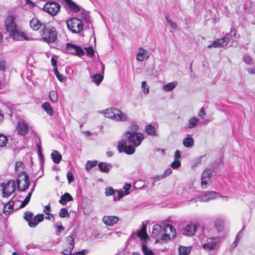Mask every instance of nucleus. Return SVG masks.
I'll return each instance as SVG.
<instances>
[{"instance_id":"f257e3e1","label":"nucleus","mask_w":255,"mask_h":255,"mask_svg":"<svg viewBox=\"0 0 255 255\" xmlns=\"http://www.w3.org/2000/svg\"><path fill=\"white\" fill-rule=\"evenodd\" d=\"M5 28L9 37L14 40L19 41L28 40V37L25 33L19 29L14 20L11 17L7 18L5 21Z\"/></svg>"},{"instance_id":"f03ea898","label":"nucleus","mask_w":255,"mask_h":255,"mask_svg":"<svg viewBox=\"0 0 255 255\" xmlns=\"http://www.w3.org/2000/svg\"><path fill=\"white\" fill-rule=\"evenodd\" d=\"M143 139L144 136L141 133L126 131L121 141H125L126 143L128 142L129 144L137 147L140 144Z\"/></svg>"},{"instance_id":"7ed1b4c3","label":"nucleus","mask_w":255,"mask_h":255,"mask_svg":"<svg viewBox=\"0 0 255 255\" xmlns=\"http://www.w3.org/2000/svg\"><path fill=\"white\" fill-rule=\"evenodd\" d=\"M41 35L44 41L48 43H54L57 39V32L54 27L43 26Z\"/></svg>"},{"instance_id":"20e7f679","label":"nucleus","mask_w":255,"mask_h":255,"mask_svg":"<svg viewBox=\"0 0 255 255\" xmlns=\"http://www.w3.org/2000/svg\"><path fill=\"white\" fill-rule=\"evenodd\" d=\"M105 116L107 118L115 119L117 121H126V115L117 108H110L104 111Z\"/></svg>"},{"instance_id":"39448f33","label":"nucleus","mask_w":255,"mask_h":255,"mask_svg":"<svg viewBox=\"0 0 255 255\" xmlns=\"http://www.w3.org/2000/svg\"><path fill=\"white\" fill-rule=\"evenodd\" d=\"M66 24L68 29L74 33H79L83 29L82 22L78 18L74 17L68 20Z\"/></svg>"},{"instance_id":"423d86ee","label":"nucleus","mask_w":255,"mask_h":255,"mask_svg":"<svg viewBox=\"0 0 255 255\" xmlns=\"http://www.w3.org/2000/svg\"><path fill=\"white\" fill-rule=\"evenodd\" d=\"M0 187L2 188V196L9 197L15 190V183L14 181L10 180L7 183L2 182Z\"/></svg>"},{"instance_id":"0eeeda50","label":"nucleus","mask_w":255,"mask_h":255,"mask_svg":"<svg viewBox=\"0 0 255 255\" xmlns=\"http://www.w3.org/2000/svg\"><path fill=\"white\" fill-rule=\"evenodd\" d=\"M22 177L23 178H22V180L24 182L22 186H21L20 185L21 181L20 179L18 178L16 180L17 189L19 191H24L27 189H28L29 186L30 182L29 181V176L26 172H25L23 171L20 172L18 174V178H21Z\"/></svg>"},{"instance_id":"6e6552de","label":"nucleus","mask_w":255,"mask_h":255,"mask_svg":"<svg viewBox=\"0 0 255 255\" xmlns=\"http://www.w3.org/2000/svg\"><path fill=\"white\" fill-rule=\"evenodd\" d=\"M43 9L51 15H55L60 9V5L56 2L48 1L43 6Z\"/></svg>"},{"instance_id":"1a4fd4ad","label":"nucleus","mask_w":255,"mask_h":255,"mask_svg":"<svg viewBox=\"0 0 255 255\" xmlns=\"http://www.w3.org/2000/svg\"><path fill=\"white\" fill-rule=\"evenodd\" d=\"M66 51L68 53L76 55L79 57L83 56L85 54L84 51L80 47L70 43L66 44Z\"/></svg>"},{"instance_id":"9d476101","label":"nucleus","mask_w":255,"mask_h":255,"mask_svg":"<svg viewBox=\"0 0 255 255\" xmlns=\"http://www.w3.org/2000/svg\"><path fill=\"white\" fill-rule=\"evenodd\" d=\"M132 144L127 145L125 141H119L118 143V149L119 152H125L128 154H132L135 151V148Z\"/></svg>"},{"instance_id":"9b49d317","label":"nucleus","mask_w":255,"mask_h":255,"mask_svg":"<svg viewBox=\"0 0 255 255\" xmlns=\"http://www.w3.org/2000/svg\"><path fill=\"white\" fill-rule=\"evenodd\" d=\"M220 195L216 191H207L204 194L198 197L195 202L199 201L200 202H208L211 200H214L220 197Z\"/></svg>"},{"instance_id":"f8f14e48","label":"nucleus","mask_w":255,"mask_h":255,"mask_svg":"<svg viewBox=\"0 0 255 255\" xmlns=\"http://www.w3.org/2000/svg\"><path fill=\"white\" fill-rule=\"evenodd\" d=\"M75 242L72 236H69L66 238L65 247L61 253L65 255H71L74 248Z\"/></svg>"},{"instance_id":"ddd939ff","label":"nucleus","mask_w":255,"mask_h":255,"mask_svg":"<svg viewBox=\"0 0 255 255\" xmlns=\"http://www.w3.org/2000/svg\"><path fill=\"white\" fill-rule=\"evenodd\" d=\"M140 238L142 241H146L148 239V235L146 233V225L142 224L141 229L136 233H133L130 236V238L135 239L136 238Z\"/></svg>"},{"instance_id":"4468645a","label":"nucleus","mask_w":255,"mask_h":255,"mask_svg":"<svg viewBox=\"0 0 255 255\" xmlns=\"http://www.w3.org/2000/svg\"><path fill=\"white\" fill-rule=\"evenodd\" d=\"M17 130L19 134L25 135L28 132V125L23 120L18 122Z\"/></svg>"},{"instance_id":"2eb2a0df","label":"nucleus","mask_w":255,"mask_h":255,"mask_svg":"<svg viewBox=\"0 0 255 255\" xmlns=\"http://www.w3.org/2000/svg\"><path fill=\"white\" fill-rule=\"evenodd\" d=\"M197 230V226L195 224L187 225L183 229V234L187 236H192L195 235Z\"/></svg>"},{"instance_id":"dca6fc26","label":"nucleus","mask_w":255,"mask_h":255,"mask_svg":"<svg viewBox=\"0 0 255 255\" xmlns=\"http://www.w3.org/2000/svg\"><path fill=\"white\" fill-rule=\"evenodd\" d=\"M102 220L106 225L112 226L118 222L119 218L116 216H105L103 218Z\"/></svg>"},{"instance_id":"f3484780","label":"nucleus","mask_w":255,"mask_h":255,"mask_svg":"<svg viewBox=\"0 0 255 255\" xmlns=\"http://www.w3.org/2000/svg\"><path fill=\"white\" fill-rule=\"evenodd\" d=\"M30 25L31 28L34 30H38L40 27H41V32L43 30V26H46V24L44 23H42L36 18H33L30 21Z\"/></svg>"},{"instance_id":"a211bd4d","label":"nucleus","mask_w":255,"mask_h":255,"mask_svg":"<svg viewBox=\"0 0 255 255\" xmlns=\"http://www.w3.org/2000/svg\"><path fill=\"white\" fill-rule=\"evenodd\" d=\"M44 218L43 214H38L33 217L32 221L28 223V226L31 228H35L37 226L39 223L43 221Z\"/></svg>"},{"instance_id":"6ab92c4d","label":"nucleus","mask_w":255,"mask_h":255,"mask_svg":"<svg viewBox=\"0 0 255 255\" xmlns=\"http://www.w3.org/2000/svg\"><path fill=\"white\" fill-rule=\"evenodd\" d=\"M98 167L101 172L108 173L113 167V165L111 163L100 162L98 164Z\"/></svg>"},{"instance_id":"aec40b11","label":"nucleus","mask_w":255,"mask_h":255,"mask_svg":"<svg viewBox=\"0 0 255 255\" xmlns=\"http://www.w3.org/2000/svg\"><path fill=\"white\" fill-rule=\"evenodd\" d=\"M148 51L142 47L139 48V50L136 55V59L139 61H142L144 60L145 58L147 59L149 57Z\"/></svg>"},{"instance_id":"412c9836","label":"nucleus","mask_w":255,"mask_h":255,"mask_svg":"<svg viewBox=\"0 0 255 255\" xmlns=\"http://www.w3.org/2000/svg\"><path fill=\"white\" fill-rule=\"evenodd\" d=\"M217 242L214 239H211L210 241L202 246L205 250H214L216 247Z\"/></svg>"},{"instance_id":"4be33fe9","label":"nucleus","mask_w":255,"mask_h":255,"mask_svg":"<svg viewBox=\"0 0 255 255\" xmlns=\"http://www.w3.org/2000/svg\"><path fill=\"white\" fill-rule=\"evenodd\" d=\"M14 202L9 201L7 204L4 206L3 212L5 215H9L10 213L12 212L13 210Z\"/></svg>"},{"instance_id":"5701e85b","label":"nucleus","mask_w":255,"mask_h":255,"mask_svg":"<svg viewBox=\"0 0 255 255\" xmlns=\"http://www.w3.org/2000/svg\"><path fill=\"white\" fill-rule=\"evenodd\" d=\"M68 7L75 12L80 11V8L78 5L72 0H64Z\"/></svg>"},{"instance_id":"b1692460","label":"nucleus","mask_w":255,"mask_h":255,"mask_svg":"<svg viewBox=\"0 0 255 255\" xmlns=\"http://www.w3.org/2000/svg\"><path fill=\"white\" fill-rule=\"evenodd\" d=\"M73 200V197L69 193H65L64 195L61 196V198L59 201V202L62 205H65L66 202L72 201Z\"/></svg>"},{"instance_id":"393cba45","label":"nucleus","mask_w":255,"mask_h":255,"mask_svg":"<svg viewBox=\"0 0 255 255\" xmlns=\"http://www.w3.org/2000/svg\"><path fill=\"white\" fill-rule=\"evenodd\" d=\"M214 173V170L210 169H206L203 172L201 176L203 178L207 179L208 181H211V178Z\"/></svg>"},{"instance_id":"a878e982","label":"nucleus","mask_w":255,"mask_h":255,"mask_svg":"<svg viewBox=\"0 0 255 255\" xmlns=\"http://www.w3.org/2000/svg\"><path fill=\"white\" fill-rule=\"evenodd\" d=\"M51 156L53 161L56 164L60 163L62 159V155L57 150L53 151L51 154Z\"/></svg>"},{"instance_id":"bb28decb","label":"nucleus","mask_w":255,"mask_h":255,"mask_svg":"<svg viewBox=\"0 0 255 255\" xmlns=\"http://www.w3.org/2000/svg\"><path fill=\"white\" fill-rule=\"evenodd\" d=\"M191 247H185L180 246L178 248L179 255H188L191 251Z\"/></svg>"},{"instance_id":"cd10ccee","label":"nucleus","mask_w":255,"mask_h":255,"mask_svg":"<svg viewBox=\"0 0 255 255\" xmlns=\"http://www.w3.org/2000/svg\"><path fill=\"white\" fill-rule=\"evenodd\" d=\"M145 130L148 135L153 136L156 134L155 128L151 125H146L145 127Z\"/></svg>"},{"instance_id":"c85d7f7f","label":"nucleus","mask_w":255,"mask_h":255,"mask_svg":"<svg viewBox=\"0 0 255 255\" xmlns=\"http://www.w3.org/2000/svg\"><path fill=\"white\" fill-rule=\"evenodd\" d=\"M42 107L50 116H52L53 115V110L50 104L48 102H45L43 104Z\"/></svg>"},{"instance_id":"c756f323","label":"nucleus","mask_w":255,"mask_h":255,"mask_svg":"<svg viewBox=\"0 0 255 255\" xmlns=\"http://www.w3.org/2000/svg\"><path fill=\"white\" fill-rule=\"evenodd\" d=\"M162 227L158 224H155L153 227L152 235L155 237L162 232Z\"/></svg>"},{"instance_id":"7c9ffc66","label":"nucleus","mask_w":255,"mask_h":255,"mask_svg":"<svg viewBox=\"0 0 255 255\" xmlns=\"http://www.w3.org/2000/svg\"><path fill=\"white\" fill-rule=\"evenodd\" d=\"M92 81L99 85L103 79V76L99 74H94L92 77Z\"/></svg>"},{"instance_id":"2f4dec72","label":"nucleus","mask_w":255,"mask_h":255,"mask_svg":"<svg viewBox=\"0 0 255 255\" xmlns=\"http://www.w3.org/2000/svg\"><path fill=\"white\" fill-rule=\"evenodd\" d=\"M177 83L176 81L170 82L163 87V89L166 91H170L173 90Z\"/></svg>"},{"instance_id":"473e14b6","label":"nucleus","mask_w":255,"mask_h":255,"mask_svg":"<svg viewBox=\"0 0 255 255\" xmlns=\"http://www.w3.org/2000/svg\"><path fill=\"white\" fill-rule=\"evenodd\" d=\"M183 145L186 147H190L194 144V140L192 137H186L183 141Z\"/></svg>"},{"instance_id":"72a5a7b5","label":"nucleus","mask_w":255,"mask_h":255,"mask_svg":"<svg viewBox=\"0 0 255 255\" xmlns=\"http://www.w3.org/2000/svg\"><path fill=\"white\" fill-rule=\"evenodd\" d=\"M97 164L98 161L97 160L88 161L85 165L86 169L87 171H89L94 167L96 166Z\"/></svg>"},{"instance_id":"f704fd0d","label":"nucleus","mask_w":255,"mask_h":255,"mask_svg":"<svg viewBox=\"0 0 255 255\" xmlns=\"http://www.w3.org/2000/svg\"><path fill=\"white\" fill-rule=\"evenodd\" d=\"M199 122V120L197 118L193 117L190 119L188 127L189 128H193L196 127Z\"/></svg>"},{"instance_id":"c9c22d12","label":"nucleus","mask_w":255,"mask_h":255,"mask_svg":"<svg viewBox=\"0 0 255 255\" xmlns=\"http://www.w3.org/2000/svg\"><path fill=\"white\" fill-rule=\"evenodd\" d=\"M224 225V222L222 220L218 219L215 221V226L218 231H221L223 230Z\"/></svg>"},{"instance_id":"e433bc0d","label":"nucleus","mask_w":255,"mask_h":255,"mask_svg":"<svg viewBox=\"0 0 255 255\" xmlns=\"http://www.w3.org/2000/svg\"><path fill=\"white\" fill-rule=\"evenodd\" d=\"M142 251L144 255H155L153 252L150 250L144 244H142Z\"/></svg>"},{"instance_id":"4c0bfd02","label":"nucleus","mask_w":255,"mask_h":255,"mask_svg":"<svg viewBox=\"0 0 255 255\" xmlns=\"http://www.w3.org/2000/svg\"><path fill=\"white\" fill-rule=\"evenodd\" d=\"M33 214L30 211H26L24 213L23 219L28 222V223L32 221Z\"/></svg>"},{"instance_id":"58836bf2","label":"nucleus","mask_w":255,"mask_h":255,"mask_svg":"<svg viewBox=\"0 0 255 255\" xmlns=\"http://www.w3.org/2000/svg\"><path fill=\"white\" fill-rule=\"evenodd\" d=\"M217 39L219 42L220 47L226 46L229 41V38L227 36H224L222 38Z\"/></svg>"},{"instance_id":"ea45409f","label":"nucleus","mask_w":255,"mask_h":255,"mask_svg":"<svg viewBox=\"0 0 255 255\" xmlns=\"http://www.w3.org/2000/svg\"><path fill=\"white\" fill-rule=\"evenodd\" d=\"M124 196V191H117L116 190V192L114 195V200H119L120 199H121L122 197H123Z\"/></svg>"},{"instance_id":"a19ab883","label":"nucleus","mask_w":255,"mask_h":255,"mask_svg":"<svg viewBox=\"0 0 255 255\" xmlns=\"http://www.w3.org/2000/svg\"><path fill=\"white\" fill-rule=\"evenodd\" d=\"M7 138L3 134L0 133V147H4L7 142Z\"/></svg>"},{"instance_id":"79ce46f5","label":"nucleus","mask_w":255,"mask_h":255,"mask_svg":"<svg viewBox=\"0 0 255 255\" xmlns=\"http://www.w3.org/2000/svg\"><path fill=\"white\" fill-rule=\"evenodd\" d=\"M49 98L51 101L57 102L58 100V95L56 92L52 91L49 93Z\"/></svg>"},{"instance_id":"37998d69","label":"nucleus","mask_w":255,"mask_h":255,"mask_svg":"<svg viewBox=\"0 0 255 255\" xmlns=\"http://www.w3.org/2000/svg\"><path fill=\"white\" fill-rule=\"evenodd\" d=\"M243 60L244 61L245 63H246L247 64H253V59L252 57L249 55L248 54H245L244 55Z\"/></svg>"},{"instance_id":"c03bdc74","label":"nucleus","mask_w":255,"mask_h":255,"mask_svg":"<svg viewBox=\"0 0 255 255\" xmlns=\"http://www.w3.org/2000/svg\"><path fill=\"white\" fill-rule=\"evenodd\" d=\"M59 215L61 218H65L67 216H69V215L68 214L67 209L65 208H62L59 212Z\"/></svg>"},{"instance_id":"a18cd8bd","label":"nucleus","mask_w":255,"mask_h":255,"mask_svg":"<svg viewBox=\"0 0 255 255\" xmlns=\"http://www.w3.org/2000/svg\"><path fill=\"white\" fill-rule=\"evenodd\" d=\"M139 127L138 126L134 123H132L130 126V129L127 130V131H129L131 132L133 131L134 133H137L136 131L138 130Z\"/></svg>"},{"instance_id":"49530a36","label":"nucleus","mask_w":255,"mask_h":255,"mask_svg":"<svg viewBox=\"0 0 255 255\" xmlns=\"http://www.w3.org/2000/svg\"><path fill=\"white\" fill-rule=\"evenodd\" d=\"M168 229H169L171 233H172L173 234L172 235V237H174L176 235V230L171 225H166L164 227V231H166Z\"/></svg>"},{"instance_id":"de8ad7c7","label":"nucleus","mask_w":255,"mask_h":255,"mask_svg":"<svg viewBox=\"0 0 255 255\" xmlns=\"http://www.w3.org/2000/svg\"><path fill=\"white\" fill-rule=\"evenodd\" d=\"M201 187L202 189H207L209 183H210L212 182V181H208L207 179H205V178H203L202 176L201 178Z\"/></svg>"},{"instance_id":"09e8293b","label":"nucleus","mask_w":255,"mask_h":255,"mask_svg":"<svg viewBox=\"0 0 255 255\" xmlns=\"http://www.w3.org/2000/svg\"><path fill=\"white\" fill-rule=\"evenodd\" d=\"M116 191L112 187H107L106 188L105 194L107 196L114 195Z\"/></svg>"},{"instance_id":"8fccbe9b","label":"nucleus","mask_w":255,"mask_h":255,"mask_svg":"<svg viewBox=\"0 0 255 255\" xmlns=\"http://www.w3.org/2000/svg\"><path fill=\"white\" fill-rule=\"evenodd\" d=\"M141 88L143 89V92L147 94L149 93V87L147 85L146 81H143L141 83Z\"/></svg>"},{"instance_id":"3c124183","label":"nucleus","mask_w":255,"mask_h":255,"mask_svg":"<svg viewBox=\"0 0 255 255\" xmlns=\"http://www.w3.org/2000/svg\"><path fill=\"white\" fill-rule=\"evenodd\" d=\"M171 167L173 169H176L181 166V163L178 160H174L170 165Z\"/></svg>"},{"instance_id":"603ef678","label":"nucleus","mask_w":255,"mask_h":255,"mask_svg":"<svg viewBox=\"0 0 255 255\" xmlns=\"http://www.w3.org/2000/svg\"><path fill=\"white\" fill-rule=\"evenodd\" d=\"M24 164L22 162L18 161L16 162L15 164V171L17 172L19 170V169H22L24 168Z\"/></svg>"},{"instance_id":"864d4df0","label":"nucleus","mask_w":255,"mask_h":255,"mask_svg":"<svg viewBox=\"0 0 255 255\" xmlns=\"http://www.w3.org/2000/svg\"><path fill=\"white\" fill-rule=\"evenodd\" d=\"M130 188H131L130 184L127 183L124 186L123 188L125 190V191H124V193L125 195H127L129 194V192L128 191V190L130 189Z\"/></svg>"},{"instance_id":"5fc2aeb1","label":"nucleus","mask_w":255,"mask_h":255,"mask_svg":"<svg viewBox=\"0 0 255 255\" xmlns=\"http://www.w3.org/2000/svg\"><path fill=\"white\" fill-rule=\"evenodd\" d=\"M88 253L89 250L87 249H85L72 254L71 255H86L88 254Z\"/></svg>"},{"instance_id":"6e6d98bb","label":"nucleus","mask_w":255,"mask_h":255,"mask_svg":"<svg viewBox=\"0 0 255 255\" xmlns=\"http://www.w3.org/2000/svg\"><path fill=\"white\" fill-rule=\"evenodd\" d=\"M5 61L0 58V71H4L5 70Z\"/></svg>"},{"instance_id":"4d7b16f0","label":"nucleus","mask_w":255,"mask_h":255,"mask_svg":"<svg viewBox=\"0 0 255 255\" xmlns=\"http://www.w3.org/2000/svg\"><path fill=\"white\" fill-rule=\"evenodd\" d=\"M67 178L68 179V183L69 184H70L71 182H72L74 180L73 174L71 172H67Z\"/></svg>"},{"instance_id":"13d9d810","label":"nucleus","mask_w":255,"mask_h":255,"mask_svg":"<svg viewBox=\"0 0 255 255\" xmlns=\"http://www.w3.org/2000/svg\"><path fill=\"white\" fill-rule=\"evenodd\" d=\"M212 47H220L219 42L217 39L214 40L211 44L208 46V48H211Z\"/></svg>"},{"instance_id":"bf43d9fd","label":"nucleus","mask_w":255,"mask_h":255,"mask_svg":"<svg viewBox=\"0 0 255 255\" xmlns=\"http://www.w3.org/2000/svg\"><path fill=\"white\" fill-rule=\"evenodd\" d=\"M84 49L86 50L87 53L89 55L92 56L94 55V49L92 47H85Z\"/></svg>"},{"instance_id":"052dcab7","label":"nucleus","mask_w":255,"mask_h":255,"mask_svg":"<svg viewBox=\"0 0 255 255\" xmlns=\"http://www.w3.org/2000/svg\"><path fill=\"white\" fill-rule=\"evenodd\" d=\"M50 210H51V208H50V205L49 204V205H47L45 206L44 210L43 212L46 215H50L51 217H53V215L49 213L50 211Z\"/></svg>"},{"instance_id":"680f3d73","label":"nucleus","mask_w":255,"mask_h":255,"mask_svg":"<svg viewBox=\"0 0 255 255\" xmlns=\"http://www.w3.org/2000/svg\"><path fill=\"white\" fill-rule=\"evenodd\" d=\"M164 176L163 175H156L153 177V181L152 183V185L154 186L155 182L161 180L162 179L164 178Z\"/></svg>"},{"instance_id":"e2e57ef3","label":"nucleus","mask_w":255,"mask_h":255,"mask_svg":"<svg viewBox=\"0 0 255 255\" xmlns=\"http://www.w3.org/2000/svg\"><path fill=\"white\" fill-rule=\"evenodd\" d=\"M56 226L58 229L57 231L59 233H60L65 230L64 227H63L61 222H57L56 224Z\"/></svg>"},{"instance_id":"0e129e2a","label":"nucleus","mask_w":255,"mask_h":255,"mask_svg":"<svg viewBox=\"0 0 255 255\" xmlns=\"http://www.w3.org/2000/svg\"><path fill=\"white\" fill-rule=\"evenodd\" d=\"M162 241H168L170 239V236L166 233L163 234L161 238Z\"/></svg>"},{"instance_id":"69168bd1","label":"nucleus","mask_w":255,"mask_h":255,"mask_svg":"<svg viewBox=\"0 0 255 255\" xmlns=\"http://www.w3.org/2000/svg\"><path fill=\"white\" fill-rule=\"evenodd\" d=\"M35 143H36V145L38 149H42L41 141H40V139L39 137H37L35 139Z\"/></svg>"},{"instance_id":"338daca9","label":"nucleus","mask_w":255,"mask_h":255,"mask_svg":"<svg viewBox=\"0 0 255 255\" xmlns=\"http://www.w3.org/2000/svg\"><path fill=\"white\" fill-rule=\"evenodd\" d=\"M57 79L62 82H64L66 80V77L60 73L56 76Z\"/></svg>"},{"instance_id":"774afa93","label":"nucleus","mask_w":255,"mask_h":255,"mask_svg":"<svg viewBox=\"0 0 255 255\" xmlns=\"http://www.w3.org/2000/svg\"><path fill=\"white\" fill-rule=\"evenodd\" d=\"M169 24H170L171 27L172 29H175V30H176L177 29L178 27H177V24L173 21H172V20L169 21Z\"/></svg>"}]
</instances>
